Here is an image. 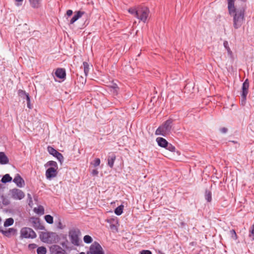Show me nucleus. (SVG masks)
<instances>
[{"instance_id": "a19ab883", "label": "nucleus", "mask_w": 254, "mask_h": 254, "mask_svg": "<svg viewBox=\"0 0 254 254\" xmlns=\"http://www.w3.org/2000/svg\"><path fill=\"white\" fill-rule=\"evenodd\" d=\"M140 254H152V253L149 250H142L140 252Z\"/></svg>"}, {"instance_id": "2eb2a0df", "label": "nucleus", "mask_w": 254, "mask_h": 254, "mask_svg": "<svg viewBox=\"0 0 254 254\" xmlns=\"http://www.w3.org/2000/svg\"><path fill=\"white\" fill-rule=\"evenodd\" d=\"M52 234H53V233L42 232L40 233L39 237L42 241L48 243L50 241V238L51 237V235Z\"/></svg>"}, {"instance_id": "58836bf2", "label": "nucleus", "mask_w": 254, "mask_h": 254, "mask_svg": "<svg viewBox=\"0 0 254 254\" xmlns=\"http://www.w3.org/2000/svg\"><path fill=\"white\" fill-rule=\"evenodd\" d=\"M34 211L38 213L43 214L44 213V208L42 207L41 208L39 207L38 209L35 208Z\"/></svg>"}, {"instance_id": "423d86ee", "label": "nucleus", "mask_w": 254, "mask_h": 254, "mask_svg": "<svg viewBox=\"0 0 254 254\" xmlns=\"http://www.w3.org/2000/svg\"><path fill=\"white\" fill-rule=\"evenodd\" d=\"M36 236L35 232L29 227L22 228L20 230V237L22 238L34 239Z\"/></svg>"}, {"instance_id": "c756f323", "label": "nucleus", "mask_w": 254, "mask_h": 254, "mask_svg": "<svg viewBox=\"0 0 254 254\" xmlns=\"http://www.w3.org/2000/svg\"><path fill=\"white\" fill-rule=\"evenodd\" d=\"M249 237L252 241H254V224L252 225L250 229Z\"/></svg>"}, {"instance_id": "79ce46f5", "label": "nucleus", "mask_w": 254, "mask_h": 254, "mask_svg": "<svg viewBox=\"0 0 254 254\" xmlns=\"http://www.w3.org/2000/svg\"><path fill=\"white\" fill-rule=\"evenodd\" d=\"M28 247L30 249H34L37 247V245L35 244H29Z\"/></svg>"}, {"instance_id": "6e6d98bb", "label": "nucleus", "mask_w": 254, "mask_h": 254, "mask_svg": "<svg viewBox=\"0 0 254 254\" xmlns=\"http://www.w3.org/2000/svg\"><path fill=\"white\" fill-rule=\"evenodd\" d=\"M241 0L245 2V1H246L247 0Z\"/></svg>"}, {"instance_id": "a18cd8bd", "label": "nucleus", "mask_w": 254, "mask_h": 254, "mask_svg": "<svg viewBox=\"0 0 254 254\" xmlns=\"http://www.w3.org/2000/svg\"><path fill=\"white\" fill-rule=\"evenodd\" d=\"M98 174V171L97 170H93L92 171V174L93 175H97Z\"/></svg>"}, {"instance_id": "1a4fd4ad", "label": "nucleus", "mask_w": 254, "mask_h": 254, "mask_svg": "<svg viewBox=\"0 0 254 254\" xmlns=\"http://www.w3.org/2000/svg\"><path fill=\"white\" fill-rule=\"evenodd\" d=\"M12 197L14 199H22L25 196L24 193L20 190L14 189L10 190Z\"/></svg>"}, {"instance_id": "7ed1b4c3", "label": "nucleus", "mask_w": 254, "mask_h": 254, "mask_svg": "<svg viewBox=\"0 0 254 254\" xmlns=\"http://www.w3.org/2000/svg\"><path fill=\"white\" fill-rule=\"evenodd\" d=\"M173 123V120L172 119H168L157 128L155 131V134L163 136H166L169 134L171 131Z\"/></svg>"}, {"instance_id": "f03ea898", "label": "nucleus", "mask_w": 254, "mask_h": 254, "mask_svg": "<svg viewBox=\"0 0 254 254\" xmlns=\"http://www.w3.org/2000/svg\"><path fill=\"white\" fill-rule=\"evenodd\" d=\"M245 14L244 8L238 9L232 13L231 16L233 17V26L235 29H237L243 25L245 20Z\"/></svg>"}, {"instance_id": "37998d69", "label": "nucleus", "mask_w": 254, "mask_h": 254, "mask_svg": "<svg viewBox=\"0 0 254 254\" xmlns=\"http://www.w3.org/2000/svg\"><path fill=\"white\" fill-rule=\"evenodd\" d=\"M73 12H72V10H70V9H68L66 11V15L68 16H70L72 15Z\"/></svg>"}, {"instance_id": "f3484780", "label": "nucleus", "mask_w": 254, "mask_h": 254, "mask_svg": "<svg viewBox=\"0 0 254 254\" xmlns=\"http://www.w3.org/2000/svg\"><path fill=\"white\" fill-rule=\"evenodd\" d=\"M235 0H228V9L230 15H232L233 13L237 10L235 7Z\"/></svg>"}, {"instance_id": "de8ad7c7", "label": "nucleus", "mask_w": 254, "mask_h": 254, "mask_svg": "<svg viewBox=\"0 0 254 254\" xmlns=\"http://www.w3.org/2000/svg\"><path fill=\"white\" fill-rule=\"evenodd\" d=\"M80 79H82V84H84L86 82V79L84 78L82 76H80L79 77Z\"/></svg>"}, {"instance_id": "473e14b6", "label": "nucleus", "mask_w": 254, "mask_h": 254, "mask_svg": "<svg viewBox=\"0 0 254 254\" xmlns=\"http://www.w3.org/2000/svg\"><path fill=\"white\" fill-rule=\"evenodd\" d=\"M45 221L49 224L53 223V217L50 215H46L44 216Z\"/></svg>"}, {"instance_id": "ddd939ff", "label": "nucleus", "mask_w": 254, "mask_h": 254, "mask_svg": "<svg viewBox=\"0 0 254 254\" xmlns=\"http://www.w3.org/2000/svg\"><path fill=\"white\" fill-rule=\"evenodd\" d=\"M63 239L64 241L61 242L60 243L61 246L66 250L71 251L73 250V247L71 245L70 242L67 240L66 236H64Z\"/></svg>"}, {"instance_id": "09e8293b", "label": "nucleus", "mask_w": 254, "mask_h": 254, "mask_svg": "<svg viewBox=\"0 0 254 254\" xmlns=\"http://www.w3.org/2000/svg\"><path fill=\"white\" fill-rule=\"evenodd\" d=\"M25 99L26 100L27 103L30 102V99L29 95L27 96L26 97H25Z\"/></svg>"}, {"instance_id": "603ef678", "label": "nucleus", "mask_w": 254, "mask_h": 254, "mask_svg": "<svg viewBox=\"0 0 254 254\" xmlns=\"http://www.w3.org/2000/svg\"><path fill=\"white\" fill-rule=\"evenodd\" d=\"M229 142H233V143H238V142L236 141L232 140V141H229Z\"/></svg>"}, {"instance_id": "4be33fe9", "label": "nucleus", "mask_w": 254, "mask_h": 254, "mask_svg": "<svg viewBox=\"0 0 254 254\" xmlns=\"http://www.w3.org/2000/svg\"><path fill=\"white\" fill-rule=\"evenodd\" d=\"M9 160L8 157L3 152H0V164L5 165L8 163Z\"/></svg>"}, {"instance_id": "4468645a", "label": "nucleus", "mask_w": 254, "mask_h": 254, "mask_svg": "<svg viewBox=\"0 0 254 254\" xmlns=\"http://www.w3.org/2000/svg\"><path fill=\"white\" fill-rule=\"evenodd\" d=\"M13 182L20 188L23 187L25 185L24 181L18 174L16 175Z\"/></svg>"}, {"instance_id": "e433bc0d", "label": "nucleus", "mask_w": 254, "mask_h": 254, "mask_svg": "<svg viewBox=\"0 0 254 254\" xmlns=\"http://www.w3.org/2000/svg\"><path fill=\"white\" fill-rule=\"evenodd\" d=\"M230 234L232 239L236 240L237 239V235L236 234V231L234 229H232L230 231Z\"/></svg>"}, {"instance_id": "b1692460", "label": "nucleus", "mask_w": 254, "mask_h": 254, "mask_svg": "<svg viewBox=\"0 0 254 254\" xmlns=\"http://www.w3.org/2000/svg\"><path fill=\"white\" fill-rule=\"evenodd\" d=\"M45 166L46 167L48 166H50V168H55L56 169H58V166L57 163L54 161H48L45 165Z\"/></svg>"}, {"instance_id": "6ab92c4d", "label": "nucleus", "mask_w": 254, "mask_h": 254, "mask_svg": "<svg viewBox=\"0 0 254 254\" xmlns=\"http://www.w3.org/2000/svg\"><path fill=\"white\" fill-rule=\"evenodd\" d=\"M156 142L158 145L161 147L165 148L166 146H167L168 142L165 138L158 137L156 139Z\"/></svg>"}, {"instance_id": "dca6fc26", "label": "nucleus", "mask_w": 254, "mask_h": 254, "mask_svg": "<svg viewBox=\"0 0 254 254\" xmlns=\"http://www.w3.org/2000/svg\"><path fill=\"white\" fill-rule=\"evenodd\" d=\"M56 76L62 79H64L66 77L65 70L64 68H58L55 71Z\"/></svg>"}, {"instance_id": "9b49d317", "label": "nucleus", "mask_w": 254, "mask_h": 254, "mask_svg": "<svg viewBox=\"0 0 254 254\" xmlns=\"http://www.w3.org/2000/svg\"><path fill=\"white\" fill-rule=\"evenodd\" d=\"M16 229L11 228L8 229L3 230L2 228H0V232L4 236L7 237H10L11 236H14L16 234Z\"/></svg>"}, {"instance_id": "bb28decb", "label": "nucleus", "mask_w": 254, "mask_h": 254, "mask_svg": "<svg viewBox=\"0 0 254 254\" xmlns=\"http://www.w3.org/2000/svg\"><path fill=\"white\" fill-rule=\"evenodd\" d=\"M48 151L50 154L52 155L54 157L57 155L59 153V152L51 146L48 147Z\"/></svg>"}, {"instance_id": "864d4df0", "label": "nucleus", "mask_w": 254, "mask_h": 254, "mask_svg": "<svg viewBox=\"0 0 254 254\" xmlns=\"http://www.w3.org/2000/svg\"><path fill=\"white\" fill-rule=\"evenodd\" d=\"M28 197L30 199V201H32V198L30 194H28Z\"/></svg>"}, {"instance_id": "6e6552de", "label": "nucleus", "mask_w": 254, "mask_h": 254, "mask_svg": "<svg viewBox=\"0 0 254 254\" xmlns=\"http://www.w3.org/2000/svg\"><path fill=\"white\" fill-rule=\"evenodd\" d=\"M29 221L32 224V227L36 230H45V227L40 223V220L39 218L31 217Z\"/></svg>"}, {"instance_id": "c85d7f7f", "label": "nucleus", "mask_w": 254, "mask_h": 254, "mask_svg": "<svg viewBox=\"0 0 254 254\" xmlns=\"http://www.w3.org/2000/svg\"><path fill=\"white\" fill-rule=\"evenodd\" d=\"M14 223V220L12 218L6 219L4 222V227H8L11 226Z\"/></svg>"}, {"instance_id": "a211bd4d", "label": "nucleus", "mask_w": 254, "mask_h": 254, "mask_svg": "<svg viewBox=\"0 0 254 254\" xmlns=\"http://www.w3.org/2000/svg\"><path fill=\"white\" fill-rule=\"evenodd\" d=\"M85 13L84 11H78L75 12L74 16L70 20V24H73L76 21H77L80 17H81Z\"/></svg>"}, {"instance_id": "39448f33", "label": "nucleus", "mask_w": 254, "mask_h": 254, "mask_svg": "<svg viewBox=\"0 0 254 254\" xmlns=\"http://www.w3.org/2000/svg\"><path fill=\"white\" fill-rule=\"evenodd\" d=\"M249 88V82L248 79H246L243 83L242 92L241 94V104L242 106H245L246 103L247 96L248 94Z\"/></svg>"}, {"instance_id": "412c9836", "label": "nucleus", "mask_w": 254, "mask_h": 254, "mask_svg": "<svg viewBox=\"0 0 254 254\" xmlns=\"http://www.w3.org/2000/svg\"><path fill=\"white\" fill-rule=\"evenodd\" d=\"M116 156L114 154H112L108 156V165L111 168L114 166Z\"/></svg>"}, {"instance_id": "8fccbe9b", "label": "nucleus", "mask_w": 254, "mask_h": 254, "mask_svg": "<svg viewBox=\"0 0 254 254\" xmlns=\"http://www.w3.org/2000/svg\"><path fill=\"white\" fill-rule=\"evenodd\" d=\"M27 107L28 108H29V109L31 108V105H30V102H27Z\"/></svg>"}, {"instance_id": "7c9ffc66", "label": "nucleus", "mask_w": 254, "mask_h": 254, "mask_svg": "<svg viewBox=\"0 0 254 254\" xmlns=\"http://www.w3.org/2000/svg\"><path fill=\"white\" fill-rule=\"evenodd\" d=\"M37 254H46L47 250L44 247H38L37 249Z\"/></svg>"}, {"instance_id": "393cba45", "label": "nucleus", "mask_w": 254, "mask_h": 254, "mask_svg": "<svg viewBox=\"0 0 254 254\" xmlns=\"http://www.w3.org/2000/svg\"><path fill=\"white\" fill-rule=\"evenodd\" d=\"M11 180L12 178L9 174H6L2 177L1 181L3 183H6L11 182Z\"/></svg>"}, {"instance_id": "a878e982", "label": "nucleus", "mask_w": 254, "mask_h": 254, "mask_svg": "<svg viewBox=\"0 0 254 254\" xmlns=\"http://www.w3.org/2000/svg\"><path fill=\"white\" fill-rule=\"evenodd\" d=\"M84 72L85 76H87L89 71V65L88 63L84 62L83 63Z\"/></svg>"}, {"instance_id": "5fc2aeb1", "label": "nucleus", "mask_w": 254, "mask_h": 254, "mask_svg": "<svg viewBox=\"0 0 254 254\" xmlns=\"http://www.w3.org/2000/svg\"><path fill=\"white\" fill-rule=\"evenodd\" d=\"M17 2H22L23 0H15Z\"/></svg>"}, {"instance_id": "5701e85b", "label": "nucleus", "mask_w": 254, "mask_h": 254, "mask_svg": "<svg viewBox=\"0 0 254 254\" xmlns=\"http://www.w3.org/2000/svg\"><path fill=\"white\" fill-rule=\"evenodd\" d=\"M204 197L208 202H210L212 201V193L210 190H205Z\"/></svg>"}, {"instance_id": "aec40b11", "label": "nucleus", "mask_w": 254, "mask_h": 254, "mask_svg": "<svg viewBox=\"0 0 254 254\" xmlns=\"http://www.w3.org/2000/svg\"><path fill=\"white\" fill-rule=\"evenodd\" d=\"M42 0H29L30 5L33 8H39L41 6Z\"/></svg>"}, {"instance_id": "ea45409f", "label": "nucleus", "mask_w": 254, "mask_h": 254, "mask_svg": "<svg viewBox=\"0 0 254 254\" xmlns=\"http://www.w3.org/2000/svg\"><path fill=\"white\" fill-rule=\"evenodd\" d=\"M100 164V159L99 158H96L94 160V162H93V165L94 167H97L98 166H99Z\"/></svg>"}, {"instance_id": "f8f14e48", "label": "nucleus", "mask_w": 254, "mask_h": 254, "mask_svg": "<svg viewBox=\"0 0 254 254\" xmlns=\"http://www.w3.org/2000/svg\"><path fill=\"white\" fill-rule=\"evenodd\" d=\"M51 251L52 254H68L58 245H53L51 248Z\"/></svg>"}, {"instance_id": "cd10ccee", "label": "nucleus", "mask_w": 254, "mask_h": 254, "mask_svg": "<svg viewBox=\"0 0 254 254\" xmlns=\"http://www.w3.org/2000/svg\"><path fill=\"white\" fill-rule=\"evenodd\" d=\"M123 209H124V206L123 205H121L119 206L115 209V211H114L115 213L117 215H121L123 212Z\"/></svg>"}, {"instance_id": "0eeeda50", "label": "nucleus", "mask_w": 254, "mask_h": 254, "mask_svg": "<svg viewBox=\"0 0 254 254\" xmlns=\"http://www.w3.org/2000/svg\"><path fill=\"white\" fill-rule=\"evenodd\" d=\"M90 254H104L101 245L97 242H94L90 247Z\"/></svg>"}, {"instance_id": "4d7b16f0", "label": "nucleus", "mask_w": 254, "mask_h": 254, "mask_svg": "<svg viewBox=\"0 0 254 254\" xmlns=\"http://www.w3.org/2000/svg\"><path fill=\"white\" fill-rule=\"evenodd\" d=\"M253 106H254V104H253Z\"/></svg>"}, {"instance_id": "2f4dec72", "label": "nucleus", "mask_w": 254, "mask_h": 254, "mask_svg": "<svg viewBox=\"0 0 254 254\" xmlns=\"http://www.w3.org/2000/svg\"><path fill=\"white\" fill-rule=\"evenodd\" d=\"M165 148L172 152H175L176 151L175 147L169 142L168 143L167 146H166Z\"/></svg>"}, {"instance_id": "49530a36", "label": "nucleus", "mask_w": 254, "mask_h": 254, "mask_svg": "<svg viewBox=\"0 0 254 254\" xmlns=\"http://www.w3.org/2000/svg\"><path fill=\"white\" fill-rule=\"evenodd\" d=\"M223 44H224V46L225 47V48L226 49H227V48H228V47H229L228 43L227 41H224Z\"/></svg>"}, {"instance_id": "3c124183", "label": "nucleus", "mask_w": 254, "mask_h": 254, "mask_svg": "<svg viewBox=\"0 0 254 254\" xmlns=\"http://www.w3.org/2000/svg\"><path fill=\"white\" fill-rule=\"evenodd\" d=\"M228 53H230V54H231L232 53V52L230 50V49L229 47H228V48L226 49Z\"/></svg>"}, {"instance_id": "4c0bfd02", "label": "nucleus", "mask_w": 254, "mask_h": 254, "mask_svg": "<svg viewBox=\"0 0 254 254\" xmlns=\"http://www.w3.org/2000/svg\"><path fill=\"white\" fill-rule=\"evenodd\" d=\"M55 157L57 158V159L62 163L64 160V158L63 155L61 153H59L57 155L55 156Z\"/></svg>"}, {"instance_id": "f257e3e1", "label": "nucleus", "mask_w": 254, "mask_h": 254, "mask_svg": "<svg viewBox=\"0 0 254 254\" xmlns=\"http://www.w3.org/2000/svg\"><path fill=\"white\" fill-rule=\"evenodd\" d=\"M128 11L143 23L146 22L150 13V10L147 7L141 6L130 8Z\"/></svg>"}, {"instance_id": "c9c22d12", "label": "nucleus", "mask_w": 254, "mask_h": 254, "mask_svg": "<svg viewBox=\"0 0 254 254\" xmlns=\"http://www.w3.org/2000/svg\"><path fill=\"white\" fill-rule=\"evenodd\" d=\"M1 199L2 200V203L3 205L7 206L8 204H9L10 201L8 199H7L5 197H4V195H2L1 196Z\"/></svg>"}, {"instance_id": "72a5a7b5", "label": "nucleus", "mask_w": 254, "mask_h": 254, "mask_svg": "<svg viewBox=\"0 0 254 254\" xmlns=\"http://www.w3.org/2000/svg\"><path fill=\"white\" fill-rule=\"evenodd\" d=\"M18 94L20 97L23 98V99L25 98V97H26L27 96L29 95V94L27 93H26L25 91L21 89L18 90Z\"/></svg>"}, {"instance_id": "9d476101", "label": "nucleus", "mask_w": 254, "mask_h": 254, "mask_svg": "<svg viewBox=\"0 0 254 254\" xmlns=\"http://www.w3.org/2000/svg\"><path fill=\"white\" fill-rule=\"evenodd\" d=\"M58 169L55 168H49L46 171L45 175L48 179H51L57 176Z\"/></svg>"}, {"instance_id": "f704fd0d", "label": "nucleus", "mask_w": 254, "mask_h": 254, "mask_svg": "<svg viewBox=\"0 0 254 254\" xmlns=\"http://www.w3.org/2000/svg\"><path fill=\"white\" fill-rule=\"evenodd\" d=\"M83 241L84 243L86 244H90L91 243H92L93 239L91 236L89 235H85L83 237Z\"/></svg>"}, {"instance_id": "c03bdc74", "label": "nucleus", "mask_w": 254, "mask_h": 254, "mask_svg": "<svg viewBox=\"0 0 254 254\" xmlns=\"http://www.w3.org/2000/svg\"><path fill=\"white\" fill-rule=\"evenodd\" d=\"M228 129L226 127H222L220 129V131L221 132L223 133H225L227 132Z\"/></svg>"}, {"instance_id": "20e7f679", "label": "nucleus", "mask_w": 254, "mask_h": 254, "mask_svg": "<svg viewBox=\"0 0 254 254\" xmlns=\"http://www.w3.org/2000/svg\"><path fill=\"white\" fill-rule=\"evenodd\" d=\"M81 232L78 228H72L68 232V236L71 243L75 246H79L81 240L79 237Z\"/></svg>"}]
</instances>
